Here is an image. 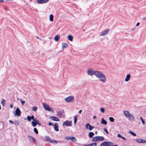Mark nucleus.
<instances>
[{
  "mask_svg": "<svg viewBox=\"0 0 146 146\" xmlns=\"http://www.w3.org/2000/svg\"><path fill=\"white\" fill-rule=\"evenodd\" d=\"M28 138L29 140L31 141H34V143L36 144L37 143V142L36 140L33 137H32L31 136H28Z\"/></svg>",
  "mask_w": 146,
  "mask_h": 146,
  "instance_id": "dca6fc26",
  "label": "nucleus"
},
{
  "mask_svg": "<svg viewBox=\"0 0 146 146\" xmlns=\"http://www.w3.org/2000/svg\"><path fill=\"white\" fill-rule=\"evenodd\" d=\"M64 138L65 139L67 140H70L73 142H76L77 139L71 136H66L64 137Z\"/></svg>",
  "mask_w": 146,
  "mask_h": 146,
  "instance_id": "0eeeda50",
  "label": "nucleus"
},
{
  "mask_svg": "<svg viewBox=\"0 0 146 146\" xmlns=\"http://www.w3.org/2000/svg\"><path fill=\"white\" fill-rule=\"evenodd\" d=\"M5 100L3 99L2 100L1 104L3 105V106H5V104H4L5 102Z\"/></svg>",
  "mask_w": 146,
  "mask_h": 146,
  "instance_id": "72a5a7b5",
  "label": "nucleus"
},
{
  "mask_svg": "<svg viewBox=\"0 0 146 146\" xmlns=\"http://www.w3.org/2000/svg\"><path fill=\"white\" fill-rule=\"evenodd\" d=\"M140 119L141 120L143 123V125H144L145 123V122L143 120V119L141 117L140 118Z\"/></svg>",
  "mask_w": 146,
  "mask_h": 146,
  "instance_id": "4c0bfd02",
  "label": "nucleus"
},
{
  "mask_svg": "<svg viewBox=\"0 0 146 146\" xmlns=\"http://www.w3.org/2000/svg\"><path fill=\"white\" fill-rule=\"evenodd\" d=\"M117 136L118 137H119V138H122V136H121V135L120 134H118L117 135Z\"/></svg>",
  "mask_w": 146,
  "mask_h": 146,
  "instance_id": "c03bdc74",
  "label": "nucleus"
},
{
  "mask_svg": "<svg viewBox=\"0 0 146 146\" xmlns=\"http://www.w3.org/2000/svg\"><path fill=\"white\" fill-rule=\"evenodd\" d=\"M129 133H130L133 136H136V134L135 133H134L132 131H129Z\"/></svg>",
  "mask_w": 146,
  "mask_h": 146,
  "instance_id": "7c9ffc66",
  "label": "nucleus"
},
{
  "mask_svg": "<svg viewBox=\"0 0 146 146\" xmlns=\"http://www.w3.org/2000/svg\"><path fill=\"white\" fill-rule=\"evenodd\" d=\"M122 139H123V140H126V139L124 137H122V138H121Z\"/></svg>",
  "mask_w": 146,
  "mask_h": 146,
  "instance_id": "de8ad7c7",
  "label": "nucleus"
},
{
  "mask_svg": "<svg viewBox=\"0 0 146 146\" xmlns=\"http://www.w3.org/2000/svg\"><path fill=\"white\" fill-rule=\"evenodd\" d=\"M65 100L68 102H72L74 101V98L73 96H70L66 98Z\"/></svg>",
  "mask_w": 146,
  "mask_h": 146,
  "instance_id": "423d86ee",
  "label": "nucleus"
},
{
  "mask_svg": "<svg viewBox=\"0 0 146 146\" xmlns=\"http://www.w3.org/2000/svg\"><path fill=\"white\" fill-rule=\"evenodd\" d=\"M53 16L52 15H50L49 16V20L51 22H52L53 20Z\"/></svg>",
  "mask_w": 146,
  "mask_h": 146,
  "instance_id": "cd10ccee",
  "label": "nucleus"
},
{
  "mask_svg": "<svg viewBox=\"0 0 146 146\" xmlns=\"http://www.w3.org/2000/svg\"><path fill=\"white\" fill-rule=\"evenodd\" d=\"M110 29H107L103 31L100 35V36H104L107 34L109 32Z\"/></svg>",
  "mask_w": 146,
  "mask_h": 146,
  "instance_id": "4468645a",
  "label": "nucleus"
},
{
  "mask_svg": "<svg viewBox=\"0 0 146 146\" xmlns=\"http://www.w3.org/2000/svg\"><path fill=\"white\" fill-rule=\"evenodd\" d=\"M92 140L94 142L97 141L98 140L103 141L104 140V138L103 137L98 136L93 137Z\"/></svg>",
  "mask_w": 146,
  "mask_h": 146,
  "instance_id": "7ed1b4c3",
  "label": "nucleus"
},
{
  "mask_svg": "<svg viewBox=\"0 0 146 146\" xmlns=\"http://www.w3.org/2000/svg\"><path fill=\"white\" fill-rule=\"evenodd\" d=\"M67 38L70 41H72L73 40V37L72 36L70 35H69L67 36Z\"/></svg>",
  "mask_w": 146,
  "mask_h": 146,
  "instance_id": "a878e982",
  "label": "nucleus"
},
{
  "mask_svg": "<svg viewBox=\"0 0 146 146\" xmlns=\"http://www.w3.org/2000/svg\"><path fill=\"white\" fill-rule=\"evenodd\" d=\"M101 123L102 124H104L106 125L107 124V122L104 120V118H102L101 119Z\"/></svg>",
  "mask_w": 146,
  "mask_h": 146,
  "instance_id": "412c9836",
  "label": "nucleus"
},
{
  "mask_svg": "<svg viewBox=\"0 0 146 146\" xmlns=\"http://www.w3.org/2000/svg\"><path fill=\"white\" fill-rule=\"evenodd\" d=\"M113 144V143L110 141H104L102 143L100 146H111Z\"/></svg>",
  "mask_w": 146,
  "mask_h": 146,
  "instance_id": "20e7f679",
  "label": "nucleus"
},
{
  "mask_svg": "<svg viewBox=\"0 0 146 146\" xmlns=\"http://www.w3.org/2000/svg\"><path fill=\"white\" fill-rule=\"evenodd\" d=\"M86 129H88L90 131H92L94 128V127L91 125L90 124L88 123H86L85 125Z\"/></svg>",
  "mask_w": 146,
  "mask_h": 146,
  "instance_id": "9d476101",
  "label": "nucleus"
},
{
  "mask_svg": "<svg viewBox=\"0 0 146 146\" xmlns=\"http://www.w3.org/2000/svg\"><path fill=\"white\" fill-rule=\"evenodd\" d=\"M50 118L52 120L54 121H59V119L57 117L52 116L50 117Z\"/></svg>",
  "mask_w": 146,
  "mask_h": 146,
  "instance_id": "a211bd4d",
  "label": "nucleus"
},
{
  "mask_svg": "<svg viewBox=\"0 0 146 146\" xmlns=\"http://www.w3.org/2000/svg\"><path fill=\"white\" fill-rule=\"evenodd\" d=\"M31 119H32L33 121L35 120H36V119H34V117L33 115H32L31 116Z\"/></svg>",
  "mask_w": 146,
  "mask_h": 146,
  "instance_id": "a19ab883",
  "label": "nucleus"
},
{
  "mask_svg": "<svg viewBox=\"0 0 146 146\" xmlns=\"http://www.w3.org/2000/svg\"><path fill=\"white\" fill-rule=\"evenodd\" d=\"M49 0H38L37 3L39 4H42L47 2Z\"/></svg>",
  "mask_w": 146,
  "mask_h": 146,
  "instance_id": "2eb2a0df",
  "label": "nucleus"
},
{
  "mask_svg": "<svg viewBox=\"0 0 146 146\" xmlns=\"http://www.w3.org/2000/svg\"><path fill=\"white\" fill-rule=\"evenodd\" d=\"M15 112V115H16L17 116H20L21 115V112L18 107L16 110Z\"/></svg>",
  "mask_w": 146,
  "mask_h": 146,
  "instance_id": "ddd939ff",
  "label": "nucleus"
},
{
  "mask_svg": "<svg viewBox=\"0 0 146 146\" xmlns=\"http://www.w3.org/2000/svg\"><path fill=\"white\" fill-rule=\"evenodd\" d=\"M78 116L77 115H75L74 117V125L76 124V123L77 120V117Z\"/></svg>",
  "mask_w": 146,
  "mask_h": 146,
  "instance_id": "5701e85b",
  "label": "nucleus"
},
{
  "mask_svg": "<svg viewBox=\"0 0 146 146\" xmlns=\"http://www.w3.org/2000/svg\"><path fill=\"white\" fill-rule=\"evenodd\" d=\"M131 78V76L129 74H127L126 77V78L125 79V81L126 82L128 81Z\"/></svg>",
  "mask_w": 146,
  "mask_h": 146,
  "instance_id": "aec40b11",
  "label": "nucleus"
},
{
  "mask_svg": "<svg viewBox=\"0 0 146 146\" xmlns=\"http://www.w3.org/2000/svg\"><path fill=\"white\" fill-rule=\"evenodd\" d=\"M68 46V44L66 43L63 42L62 44V48H65L67 47Z\"/></svg>",
  "mask_w": 146,
  "mask_h": 146,
  "instance_id": "4be33fe9",
  "label": "nucleus"
},
{
  "mask_svg": "<svg viewBox=\"0 0 146 146\" xmlns=\"http://www.w3.org/2000/svg\"><path fill=\"white\" fill-rule=\"evenodd\" d=\"M31 123L33 127H35L36 125V120H35L34 121H33L31 122Z\"/></svg>",
  "mask_w": 146,
  "mask_h": 146,
  "instance_id": "bb28decb",
  "label": "nucleus"
},
{
  "mask_svg": "<svg viewBox=\"0 0 146 146\" xmlns=\"http://www.w3.org/2000/svg\"><path fill=\"white\" fill-rule=\"evenodd\" d=\"M135 141L139 143H146V140L141 139H135Z\"/></svg>",
  "mask_w": 146,
  "mask_h": 146,
  "instance_id": "f8f14e48",
  "label": "nucleus"
},
{
  "mask_svg": "<svg viewBox=\"0 0 146 146\" xmlns=\"http://www.w3.org/2000/svg\"><path fill=\"white\" fill-rule=\"evenodd\" d=\"M57 114L59 117L62 118L64 117V113L63 111H57Z\"/></svg>",
  "mask_w": 146,
  "mask_h": 146,
  "instance_id": "1a4fd4ad",
  "label": "nucleus"
},
{
  "mask_svg": "<svg viewBox=\"0 0 146 146\" xmlns=\"http://www.w3.org/2000/svg\"><path fill=\"white\" fill-rule=\"evenodd\" d=\"M9 121L10 123L12 124H13V122L12 121L9 120Z\"/></svg>",
  "mask_w": 146,
  "mask_h": 146,
  "instance_id": "49530a36",
  "label": "nucleus"
},
{
  "mask_svg": "<svg viewBox=\"0 0 146 146\" xmlns=\"http://www.w3.org/2000/svg\"><path fill=\"white\" fill-rule=\"evenodd\" d=\"M95 76L100 82L104 83L106 82V77L103 73L99 71H97L95 74Z\"/></svg>",
  "mask_w": 146,
  "mask_h": 146,
  "instance_id": "f257e3e1",
  "label": "nucleus"
},
{
  "mask_svg": "<svg viewBox=\"0 0 146 146\" xmlns=\"http://www.w3.org/2000/svg\"><path fill=\"white\" fill-rule=\"evenodd\" d=\"M94 135V133L92 132H90L89 133V136L90 138H92Z\"/></svg>",
  "mask_w": 146,
  "mask_h": 146,
  "instance_id": "c85d7f7f",
  "label": "nucleus"
},
{
  "mask_svg": "<svg viewBox=\"0 0 146 146\" xmlns=\"http://www.w3.org/2000/svg\"><path fill=\"white\" fill-rule=\"evenodd\" d=\"M17 99L18 100H19V99L18 98H17Z\"/></svg>",
  "mask_w": 146,
  "mask_h": 146,
  "instance_id": "13d9d810",
  "label": "nucleus"
},
{
  "mask_svg": "<svg viewBox=\"0 0 146 146\" xmlns=\"http://www.w3.org/2000/svg\"><path fill=\"white\" fill-rule=\"evenodd\" d=\"M123 113L125 117L129 119V120H133L134 119V116L127 110H124L123 111Z\"/></svg>",
  "mask_w": 146,
  "mask_h": 146,
  "instance_id": "f03ea898",
  "label": "nucleus"
},
{
  "mask_svg": "<svg viewBox=\"0 0 146 146\" xmlns=\"http://www.w3.org/2000/svg\"><path fill=\"white\" fill-rule=\"evenodd\" d=\"M49 142L52 143H54L55 144H56L57 143V141H56L53 140V139H50L48 141Z\"/></svg>",
  "mask_w": 146,
  "mask_h": 146,
  "instance_id": "393cba45",
  "label": "nucleus"
},
{
  "mask_svg": "<svg viewBox=\"0 0 146 146\" xmlns=\"http://www.w3.org/2000/svg\"><path fill=\"white\" fill-rule=\"evenodd\" d=\"M100 110L103 113H104L105 112V110L104 108H101L100 109Z\"/></svg>",
  "mask_w": 146,
  "mask_h": 146,
  "instance_id": "c9c22d12",
  "label": "nucleus"
},
{
  "mask_svg": "<svg viewBox=\"0 0 146 146\" xmlns=\"http://www.w3.org/2000/svg\"><path fill=\"white\" fill-rule=\"evenodd\" d=\"M45 138L46 139L48 140H50V137L48 136H46Z\"/></svg>",
  "mask_w": 146,
  "mask_h": 146,
  "instance_id": "37998d69",
  "label": "nucleus"
},
{
  "mask_svg": "<svg viewBox=\"0 0 146 146\" xmlns=\"http://www.w3.org/2000/svg\"><path fill=\"white\" fill-rule=\"evenodd\" d=\"M104 131H105V132H106L107 134H109V132H108V130H107V129H106V128H104Z\"/></svg>",
  "mask_w": 146,
  "mask_h": 146,
  "instance_id": "ea45409f",
  "label": "nucleus"
},
{
  "mask_svg": "<svg viewBox=\"0 0 146 146\" xmlns=\"http://www.w3.org/2000/svg\"><path fill=\"white\" fill-rule=\"evenodd\" d=\"M36 125L38 124V125H41V123H39L38 120H36Z\"/></svg>",
  "mask_w": 146,
  "mask_h": 146,
  "instance_id": "58836bf2",
  "label": "nucleus"
},
{
  "mask_svg": "<svg viewBox=\"0 0 146 146\" xmlns=\"http://www.w3.org/2000/svg\"><path fill=\"white\" fill-rule=\"evenodd\" d=\"M97 143H96L95 142L84 145L83 146H97Z\"/></svg>",
  "mask_w": 146,
  "mask_h": 146,
  "instance_id": "6ab92c4d",
  "label": "nucleus"
},
{
  "mask_svg": "<svg viewBox=\"0 0 146 146\" xmlns=\"http://www.w3.org/2000/svg\"><path fill=\"white\" fill-rule=\"evenodd\" d=\"M34 131L35 132L36 134H38V131L37 129L36 128H35L34 129Z\"/></svg>",
  "mask_w": 146,
  "mask_h": 146,
  "instance_id": "e433bc0d",
  "label": "nucleus"
},
{
  "mask_svg": "<svg viewBox=\"0 0 146 146\" xmlns=\"http://www.w3.org/2000/svg\"><path fill=\"white\" fill-rule=\"evenodd\" d=\"M27 119L28 121H30L31 120V116H27Z\"/></svg>",
  "mask_w": 146,
  "mask_h": 146,
  "instance_id": "f704fd0d",
  "label": "nucleus"
},
{
  "mask_svg": "<svg viewBox=\"0 0 146 146\" xmlns=\"http://www.w3.org/2000/svg\"><path fill=\"white\" fill-rule=\"evenodd\" d=\"M82 110H80L79 111V113H81L82 112Z\"/></svg>",
  "mask_w": 146,
  "mask_h": 146,
  "instance_id": "3c124183",
  "label": "nucleus"
},
{
  "mask_svg": "<svg viewBox=\"0 0 146 146\" xmlns=\"http://www.w3.org/2000/svg\"><path fill=\"white\" fill-rule=\"evenodd\" d=\"M3 0H0V3L3 2Z\"/></svg>",
  "mask_w": 146,
  "mask_h": 146,
  "instance_id": "864d4df0",
  "label": "nucleus"
},
{
  "mask_svg": "<svg viewBox=\"0 0 146 146\" xmlns=\"http://www.w3.org/2000/svg\"><path fill=\"white\" fill-rule=\"evenodd\" d=\"M109 120L111 122H113L114 121V118L112 117H110L109 118Z\"/></svg>",
  "mask_w": 146,
  "mask_h": 146,
  "instance_id": "2f4dec72",
  "label": "nucleus"
},
{
  "mask_svg": "<svg viewBox=\"0 0 146 146\" xmlns=\"http://www.w3.org/2000/svg\"><path fill=\"white\" fill-rule=\"evenodd\" d=\"M14 124L15 125H19V122L18 121H14Z\"/></svg>",
  "mask_w": 146,
  "mask_h": 146,
  "instance_id": "473e14b6",
  "label": "nucleus"
},
{
  "mask_svg": "<svg viewBox=\"0 0 146 146\" xmlns=\"http://www.w3.org/2000/svg\"><path fill=\"white\" fill-rule=\"evenodd\" d=\"M111 146H118V145H111Z\"/></svg>",
  "mask_w": 146,
  "mask_h": 146,
  "instance_id": "5fc2aeb1",
  "label": "nucleus"
},
{
  "mask_svg": "<svg viewBox=\"0 0 146 146\" xmlns=\"http://www.w3.org/2000/svg\"><path fill=\"white\" fill-rule=\"evenodd\" d=\"M139 25V22L137 23L136 24V26H138Z\"/></svg>",
  "mask_w": 146,
  "mask_h": 146,
  "instance_id": "8fccbe9b",
  "label": "nucleus"
},
{
  "mask_svg": "<svg viewBox=\"0 0 146 146\" xmlns=\"http://www.w3.org/2000/svg\"><path fill=\"white\" fill-rule=\"evenodd\" d=\"M63 125L68 127L71 126L72 125V122L71 121L66 120L63 123Z\"/></svg>",
  "mask_w": 146,
  "mask_h": 146,
  "instance_id": "6e6552de",
  "label": "nucleus"
},
{
  "mask_svg": "<svg viewBox=\"0 0 146 146\" xmlns=\"http://www.w3.org/2000/svg\"><path fill=\"white\" fill-rule=\"evenodd\" d=\"M48 125H50V126L52 125H54V124H53V123H52L51 122H49L48 123Z\"/></svg>",
  "mask_w": 146,
  "mask_h": 146,
  "instance_id": "a18cd8bd",
  "label": "nucleus"
},
{
  "mask_svg": "<svg viewBox=\"0 0 146 146\" xmlns=\"http://www.w3.org/2000/svg\"><path fill=\"white\" fill-rule=\"evenodd\" d=\"M42 104L45 110L49 111H51L52 112H54V110L50 108L48 105L45 104L44 103H43Z\"/></svg>",
  "mask_w": 146,
  "mask_h": 146,
  "instance_id": "39448f33",
  "label": "nucleus"
},
{
  "mask_svg": "<svg viewBox=\"0 0 146 146\" xmlns=\"http://www.w3.org/2000/svg\"><path fill=\"white\" fill-rule=\"evenodd\" d=\"M36 37V38H38V39H39V37H38V36H37Z\"/></svg>",
  "mask_w": 146,
  "mask_h": 146,
  "instance_id": "6e6d98bb",
  "label": "nucleus"
},
{
  "mask_svg": "<svg viewBox=\"0 0 146 146\" xmlns=\"http://www.w3.org/2000/svg\"><path fill=\"white\" fill-rule=\"evenodd\" d=\"M96 72L97 71H94L92 69H89L88 71V73L90 76H92L93 75H95V74Z\"/></svg>",
  "mask_w": 146,
  "mask_h": 146,
  "instance_id": "9b49d317",
  "label": "nucleus"
},
{
  "mask_svg": "<svg viewBox=\"0 0 146 146\" xmlns=\"http://www.w3.org/2000/svg\"><path fill=\"white\" fill-rule=\"evenodd\" d=\"M10 107L11 108H12L13 107V105L12 104H11L10 106Z\"/></svg>",
  "mask_w": 146,
  "mask_h": 146,
  "instance_id": "09e8293b",
  "label": "nucleus"
},
{
  "mask_svg": "<svg viewBox=\"0 0 146 146\" xmlns=\"http://www.w3.org/2000/svg\"><path fill=\"white\" fill-rule=\"evenodd\" d=\"M54 130L56 131H58L59 129H58V125L57 123H55L53 125Z\"/></svg>",
  "mask_w": 146,
  "mask_h": 146,
  "instance_id": "f3484780",
  "label": "nucleus"
},
{
  "mask_svg": "<svg viewBox=\"0 0 146 146\" xmlns=\"http://www.w3.org/2000/svg\"><path fill=\"white\" fill-rule=\"evenodd\" d=\"M21 103L23 105L25 103V101L24 100H22L21 99Z\"/></svg>",
  "mask_w": 146,
  "mask_h": 146,
  "instance_id": "79ce46f5",
  "label": "nucleus"
},
{
  "mask_svg": "<svg viewBox=\"0 0 146 146\" xmlns=\"http://www.w3.org/2000/svg\"><path fill=\"white\" fill-rule=\"evenodd\" d=\"M11 1V0H7L6 1Z\"/></svg>",
  "mask_w": 146,
  "mask_h": 146,
  "instance_id": "4d7b16f0",
  "label": "nucleus"
},
{
  "mask_svg": "<svg viewBox=\"0 0 146 146\" xmlns=\"http://www.w3.org/2000/svg\"><path fill=\"white\" fill-rule=\"evenodd\" d=\"M96 118V117L95 116H94L93 117V119H95Z\"/></svg>",
  "mask_w": 146,
  "mask_h": 146,
  "instance_id": "603ef678",
  "label": "nucleus"
},
{
  "mask_svg": "<svg viewBox=\"0 0 146 146\" xmlns=\"http://www.w3.org/2000/svg\"><path fill=\"white\" fill-rule=\"evenodd\" d=\"M32 109L34 111H37V108L36 107L33 106L32 107Z\"/></svg>",
  "mask_w": 146,
  "mask_h": 146,
  "instance_id": "c756f323",
  "label": "nucleus"
},
{
  "mask_svg": "<svg viewBox=\"0 0 146 146\" xmlns=\"http://www.w3.org/2000/svg\"><path fill=\"white\" fill-rule=\"evenodd\" d=\"M60 38L59 36L57 35L54 38V40L56 41H58Z\"/></svg>",
  "mask_w": 146,
  "mask_h": 146,
  "instance_id": "b1692460",
  "label": "nucleus"
}]
</instances>
